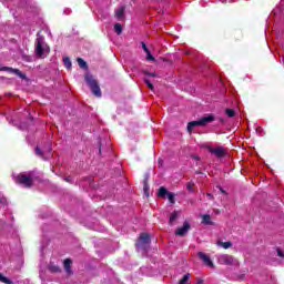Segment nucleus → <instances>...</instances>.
<instances>
[{
	"label": "nucleus",
	"mask_w": 284,
	"mask_h": 284,
	"mask_svg": "<svg viewBox=\"0 0 284 284\" xmlns=\"http://www.w3.org/2000/svg\"><path fill=\"white\" fill-rule=\"evenodd\" d=\"M36 55L38 59H45L50 54V45L45 42V39L38 33L36 39Z\"/></svg>",
	"instance_id": "nucleus-1"
},
{
	"label": "nucleus",
	"mask_w": 284,
	"mask_h": 284,
	"mask_svg": "<svg viewBox=\"0 0 284 284\" xmlns=\"http://www.w3.org/2000/svg\"><path fill=\"white\" fill-rule=\"evenodd\" d=\"M214 121V115L210 114L206 116L201 118L200 120L189 122L187 124V132H192L194 128L200 126V128H205L209 123H212Z\"/></svg>",
	"instance_id": "nucleus-2"
},
{
	"label": "nucleus",
	"mask_w": 284,
	"mask_h": 284,
	"mask_svg": "<svg viewBox=\"0 0 284 284\" xmlns=\"http://www.w3.org/2000/svg\"><path fill=\"white\" fill-rule=\"evenodd\" d=\"M217 263L220 265H229L230 267H236L239 265V260L229 254H221L217 256Z\"/></svg>",
	"instance_id": "nucleus-3"
},
{
	"label": "nucleus",
	"mask_w": 284,
	"mask_h": 284,
	"mask_svg": "<svg viewBox=\"0 0 284 284\" xmlns=\"http://www.w3.org/2000/svg\"><path fill=\"white\" fill-rule=\"evenodd\" d=\"M84 80L87 81L89 88H91V92L94 97H101V88L99 87V82L91 74H85Z\"/></svg>",
	"instance_id": "nucleus-4"
},
{
	"label": "nucleus",
	"mask_w": 284,
	"mask_h": 284,
	"mask_svg": "<svg viewBox=\"0 0 284 284\" xmlns=\"http://www.w3.org/2000/svg\"><path fill=\"white\" fill-rule=\"evenodd\" d=\"M14 182L24 187H32V176L30 174L20 173L17 176H13Z\"/></svg>",
	"instance_id": "nucleus-5"
},
{
	"label": "nucleus",
	"mask_w": 284,
	"mask_h": 284,
	"mask_svg": "<svg viewBox=\"0 0 284 284\" xmlns=\"http://www.w3.org/2000/svg\"><path fill=\"white\" fill-rule=\"evenodd\" d=\"M148 245H150V234L142 233L139 236V240L136 243L138 251L140 252V250H143V252H145V250H148Z\"/></svg>",
	"instance_id": "nucleus-6"
},
{
	"label": "nucleus",
	"mask_w": 284,
	"mask_h": 284,
	"mask_svg": "<svg viewBox=\"0 0 284 284\" xmlns=\"http://www.w3.org/2000/svg\"><path fill=\"white\" fill-rule=\"evenodd\" d=\"M207 150L211 154H214L215 156H217V159H222V156L225 155V148L223 146H216V148L209 146Z\"/></svg>",
	"instance_id": "nucleus-7"
},
{
	"label": "nucleus",
	"mask_w": 284,
	"mask_h": 284,
	"mask_svg": "<svg viewBox=\"0 0 284 284\" xmlns=\"http://www.w3.org/2000/svg\"><path fill=\"white\" fill-rule=\"evenodd\" d=\"M187 232H190V223L189 222H184L182 227H179L175 231V236H185V234H187Z\"/></svg>",
	"instance_id": "nucleus-8"
},
{
	"label": "nucleus",
	"mask_w": 284,
	"mask_h": 284,
	"mask_svg": "<svg viewBox=\"0 0 284 284\" xmlns=\"http://www.w3.org/2000/svg\"><path fill=\"white\" fill-rule=\"evenodd\" d=\"M197 256L201 258V261H203V263L207 265V267H214V262H212V260L207 256V254L203 252H199Z\"/></svg>",
	"instance_id": "nucleus-9"
},
{
	"label": "nucleus",
	"mask_w": 284,
	"mask_h": 284,
	"mask_svg": "<svg viewBox=\"0 0 284 284\" xmlns=\"http://www.w3.org/2000/svg\"><path fill=\"white\" fill-rule=\"evenodd\" d=\"M180 214H181V212H179V211H174L173 213H171L170 219H169L170 225H174V221H176L179 219Z\"/></svg>",
	"instance_id": "nucleus-10"
},
{
	"label": "nucleus",
	"mask_w": 284,
	"mask_h": 284,
	"mask_svg": "<svg viewBox=\"0 0 284 284\" xmlns=\"http://www.w3.org/2000/svg\"><path fill=\"white\" fill-rule=\"evenodd\" d=\"M202 223L203 225H214V222H212V217L207 214L202 215Z\"/></svg>",
	"instance_id": "nucleus-11"
},
{
	"label": "nucleus",
	"mask_w": 284,
	"mask_h": 284,
	"mask_svg": "<svg viewBox=\"0 0 284 284\" xmlns=\"http://www.w3.org/2000/svg\"><path fill=\"white\" fill-rule=\"evenodd\" d=\"M72 265V260L67 258L64 260V270L67 274H72V268L70 267Z\"/></svg>",
	"instance_id": "nucleus-12"
},
{
	"label": "nucleus",
	"mask_w": 284,
	"mask_h": 284,
	"mask_svg": "<svg viewBox=\"0 0 284 284\" xmlns=\"http://www.w3.org/2000/svg\"><path fill=\"white\" fill-rule=\"evenodd\" d=\"M123 14H125V8L120 7L116 11H115V17L116 19H119V21H121L123 19Z\"/></svg>",
	"instance_id": "nucleus-13"
},
{
	"label": "nucleus",
	"mask_w": 284,
	"mask_h": 284,
	"mask_svg": "<svg viewBox=\"0 0 284 284\" xmlns=\"http://www.w3.org/2000/svg\"><path fill=\"white\" fill-rule=\"evenodd\" d=\"M216 245L219 247H223V250H230V247H232V242H222V241H219L216 243Z\"/></svg>",
	"instance_id": "nucleus-14"
},
{
	"label": "nucleus",
	"mask_w": 284,
	"mask_h": 284,
	"mask_svg": "<svg viewBox=\"0 0 284 284\" xmlns=\"http://www.w3.org/2000/svg\"><path fill=\"white\" fill-rule=\"evenodd\" d=\"M169 192L166 187L161 186L159 192H158V196H160L161 199L168 196Z\"/></svg>",
	"instance_id": "nucleus-15"
},
{
	"label": "nucleus",
	"mask_w": 284,
	"mask_h": 284,
	"mask_svg": "<svg viewBox=\"0 0 284 284\" xmlns=\"http://www.w3.org/2000/svg\"><path fill=\"white\" fill-rule=\"evenodd\" d=\"M63 63L67 70H70V68H72V61H70V58H63Z\"/></svg>",
	"instance_id": "nucleus-16"
},
{
	"label": "nucleus",
	"mask_w": 284,
	"mask_h": 284,
	"mask_svg": "<svg viewBox=\"0 0 284 284\" xmlns=\"http://www.w3.org/2000/svg\"><path fill=\"white\" fill-rule=\"evenodd\" d=\"M11 72H13V74H17V77H19L20 79H26V75L19 69H11Z\"/></svg>",
	"instance_id": "nucleus-17"
},
{
	"label": "nucleus",
	"mask_w": 284,
	"mask_h": 284,
	"mask_svg": "<svg viewBox=\"0 0 284 284\" xmlns=\"http://www.w3.org/2000/svg\"><path fill=\"white\" fill-rule=\"evenodd\" d=\"M114 31L116 32V34H121V32H123V27L121 26V23L114 24Z\"/></svg>",
	"instance_id": "nucleus-18"
},
{
	"label": "nucleus",
	"mask_w": 284,
	"mask_h": 284,
	"mask_svg": "<svg viewBox=\"0 0 284 284\" xmlns=\"http://www.w3.org/2000/svg\"><path fill=\"white\" fill-rule=\"evenodd\" d=\"M78 65H80V68H82L83 70L88 68V63L84 62L81 58H78Z\"/></svg>",
	"instance_id": "nucleus-19"
},
{
	"label": "nucleus",
	"mask_w": 284,
	"mask_h": 284,
	"mask_svg": "<svg viewBox=\"0 0 284 284\" xmlns=\"http://www.w3.org/2000/svg\"><path fill=\"white\" fill-rule=\"evenodd\" d=\"M190 274H185L182 280L180 281V284H187L190 281Z\"/></svg>",
	"instance_id": "nucleus-20"
},
{
	"label": "nucleus",
	"mask_w": 284,
	"mask_h": 284,
	"mask_svg": "<svg viewBox=\"0 0 284 284\" xmlns=\"http://www.w3.org/2000/svg\"><path fill=\"white\" fill-rule=\"evenodd\" d=\"M186 190H187L189 192H194V182H189V183L186 184Z\"/></svg>",
	"instance_id": "nucleus-21"
},
{
	"label": "nucleus",
	"mask_w": 284,
	"mask_h": 284,
	"mask_svg": "<svg viewBox=\"0 0 284 284\" xmlns=\"http://www.w3.org/2000/svg\"><path fill=\"white\" fill-rule=\"evenodd\" d=\"M0 281L1 283L10 284V280H8V277L3 276L1 273H0Z\"/></svg>",
	"instance_id": "nucleus-22"
},
{
	"label": "nucleus",
	"mask_w": 284,
	"mask_h": 284,
	"mask_svg": "<svg viewBox=\"0 0 284 284\" xmlns=\"http://www.w3.org/2000/svg\"><path fill=\"white\" fill-rule=\"evenodd\" d=\"M225 112H226V115L230 116V118H232V116H234V114H236L235 111L232 110V109H226Z\"/></svg>",
	"instance_id": "nucleus-23"
},
{
	"label": "nucleus",
	"mask_w": 284,
	"mask_h": 284,
	"mask_svg": "<svg viewBox=\"0 0 284 284\" xmlns=\"http://www.w3.org/2000/svg\"><path fill=\"white\" fill-rule=\"evenodd\" d=\"M144 82L146 83L148 88H150L152 91L154 90V84L148 80V78L144 79Z\"/></svg>",
	"instance_id": "nucleus-24"
},
{
	"label": "nucleus",
	"mask_w": 284,
	"mask_h": 284,
	"mask_svg": "<svg viewBox=\"0 0 284 284\" xmlns=\"http://www.w3.org/2000/svg\"><path fill=\"white\" fill-rule=\"evenodd\" d=\"M166 196H168L170 203H174V193L169 192V193H166Z\"/></svg>",
	"instance_id": "nucleus-25"
},
{
	"label": "nucleus",
	"mask_w": 284,
	"mask_h": 284,
	"mask_svg": "<svg viewBox=\"0 0 284 284\" xmlns=\"http://www.w3.org/2000/svg\"><path fill=\"white\" fill-rule=\"evenodd\" d=\"M146 61H154V58L150 51H146Z\"/></svg>",
	"instance_id": "nucleus-26"
},
{
	"label": "nucleus",
	"mask_w": 284,
	"mask_h": 284,
	"mask_svg": "<svg viewBox=\"0 0 284 284\" xmlns=\"http://www.w3.org/2000/svg\"><path fill=\"white\" fill-rule=\"evenodd\" d=\"M36 154L38 156H42L43 155V151H41V149H39V148H36Z\"/></svg>",
	"instance_id": "nucleus-27"
},
{
	"label": "nucleus",
	"mask_w": 284,
	"mask_h": 284,
	"mask_svg": "<svg viewBox=\"0 0 284 284\" xmlns=\"http://www.w3.org/2000/svg\"><path fill=\"white\" fill-rule=\"evenodd\" d=\"M277 255H278L281 258H284V253H283V251H281V248H277Z\"/></svg>",
	"instance_id": "nucleus-28"
},
{
	"label": "nucleus",
	"mask_w": 284,
	"mask_h": 284,
	"mask_svg": "<svg viewBox=\"0 0 284 284\" xmlns=\"http://www.w3.org/2000/svg\"><path fill=\"white\" fill-rule=\"evenodd\" d=\"M144 74H146V77H156V73H152L148 71H144Z\"/></svg>",
	"instance_id": "nucleus-29"
},
{
	"label": "nucleus",
	"mask_w": 284,
	"mask_h": 284,
	"mask_svg": "<svg viewBox=\"0 0 284 284\" xmlns=\"http://www.w3.org/2000/svg\"><path fill=\"white\" fill-rule=\"evenodd\" d=\"M50 270L51 272H59V266H51Z\"/></svg>",
	"instance_id": "nucleus-30"
},
{
	"label": "nucleus",
	"mask_w": 284,
	"mask_h": 284,
	"mask_svg": "<svg viewBox=\"0 0 284 284\" xmlns=\"http://www.w3.org/2000/svg\"><path fill=\"white\" fill-rule=\"evenodd\" d=\"M142 48H143L144 52H150V49H148V45H145V43H142Z\"/></svg>",
	"instance_id": "nucleus-31"
},
{
	"label": "nucleus",
	"mask_w": 284,
	"mask_h": 284,
	"mask_svg": "<svg viewBox=\"0 0 284 284\" xmlns=\"http://www.w3.org/2000/svg\"><path fill=\"white\" fill-rule=\"evenodd\" d=\"M148 190H150V187L148 185H144V192H148Z\"/></svg>",
	"instance_id": "nucleus-32"
},
{
	"label": "nucleus",
	"mask_w": 284,
	"mask_h": 284,
	"mask_svg": "<svg viewBox=\"0 0 284 284\" xmlns=\"http://www.w3.org/2000/svg\"><path fill=\"white\" fill-rule=\"evenodd\" d=\"M68 183H70V178H67Z\"/></svg>",
	"instance_id": "nucleus-33"
}]
</instances>
